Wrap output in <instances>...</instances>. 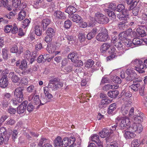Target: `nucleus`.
Listing matches in <instances>:
<instances>
[{"label":"nucleus","instance_id":"1","mask_svg":"<svg viewBox=\"0 0 147 147\" xmlns=\"http://www.w3.org/2000/svg\"><path fill=\"white\" fill-rule=\"evenodd\" d=\"M131 63L135 65V69L139 73L144 72L143 69L147 67V59L144 61V63L140 60L136 59L132 61Z\"/></svg>","mask_w":147,"mask_h":147},{"label":"nucleus","instance_id":"2","mask_svg":"<svg viewBox=\"0 0 147 147\" xmlns=\"http://www.w3.org/2000/svg\"><path fill=\"white\" fill-rule=\"evenodd\" d=\"M96 38L97 40L101 42H105L110 39L107 31L105 29L102 32L98 33Z\"/></svg>","mask_w":147,"mask_h":147},{"label":"nucleus","instance_id":"3","mask_svg":"<svg viewBox=\"0 0 147 147\" xmlns=\"http://www.w3.org/2000/svg\"><path fill=\"white\" fill-rule=\"evenodd\" d=\"M23 88L20 87L17 88L14 91V96L19 102H21L23 101Z\"/></svg>","mask_w":147,"mask_h":147},{"label":"nucleus","instance_id":"4","mask_svg":"<svg viewBox=\"0 0 147 147\" xmlns=\"http://www.w3.org/2000/svg\"><path fill=\"white\" fill-rule=\"evenodd\" d=\"M95 19L96 22L100 24H106L109 21L107 18L100 12H97L96 14Z\"/></svg>","mask_w":147,"mask_h":147},{"label":"nucleus","instance_id":"5","mask_svg":"<svg viewBox=\"0 0 147 147\" xmlns=\"http://www.w3.org/2000/svg\"><path fill=\"white\" fill-rule=\"evenodd\" d=\"M75 140L74 137L72 136L69 138L68 137L64 138L63 140V147H66L68 146H70L68 147L74 146V143Z\"/></svg>","mask_w":147,"mask_h":147},{"label":"nucleus","instance_id":"6","mask_svg":"<svg viewBox=\"0 0 147 147\" xmlns=\"http://www.w3.org/2000/svg\"><path fill=\"white\" fill-rule=\"evenodd\" d=\"M126 73L128 75L126 78L127 81H132L137 78V75L133 68L128 69L126 70Z\"/></svg>","mask_w":147,"mask_h":147},{"label":"nucleus","instance_id":"7","mask_svg":"<svg viewBox=\"0 0 147 147\" xmlns=\"http://www.w3.org/2000/svg\"><path fill=\"white\" fill-rule=\"evenodd\" d=\"M121 119L122 118L121 117V119L119 120V121H121L120 123L119 127L120 129H122L127 127L130 124V121L129 119L128 118L122 119Z\"/></svg>","mask_w":147,"mask_h":147},{"label":"nucleus","instance_id":"8","mask_svg":"<svg viewBox=\"0 0 147 147\" xmlns=\"http://www.w3.org/2000/svg\"><path fill=\"white\" fill-rule=\"evenodd\" d=\"M129 129L133 132L137 131L140 133L142 131L143 127L141 124L134 123L129 127Z\"/></svg>","mask_w":147,"mask_h":147},{"label":"nucleus","instance_id":"9","mask_svg":"<svg viewBox=\"0 0 147 147\" xmlns=\"http://www.w3.org/2000/svg\"><path fill=\"white\" fill-rule=\"evenodd\" d=\"M112 42L113 43L115 47L121 49L122 47L123 44L120 41V39L117 36H114L112 38Z\"/></svg>","mask_w":147,"mask_h":147},{"label":"nucleus","instance_id":"10","mask_svg":"<svg viewBox=\"0 0 147 147\" xmlns=\"http://www.w3.org/2000/svg\"><path fill=\"white\" fill-rule=\"evenodd\" d=\"M110 48V49L109 51V55L107 58L108 61L112 60L118 55L116 53V51H115V49L113 46L111 45V47Z\"/></svg>","mask_w":147,"mask_h":147},{"label":"nucleus","instance_id":"11","mask_svg":"<svg viewBox=\"0 0 147 147\" xmlns=\"http://www.w3.org/2000/svg\"><path fill=\"white\" fill-rule=\"evenodd\" d=\"M90 140L94 142L98 147H103L102 142L100 140L99 136L97 135L94 134L92 135Z\"/></svg>","mask_w":147,"mask_h":147},{"label":"nucleus","instance_id":"12","mask_svg":"<svg viewBox=\"0 0 147 147\" xmlns=\"http://www.w3.org/2000/svg\"><path fill=\"white\" fill-rule=\"evenodd\" d=\"M28 100L30 101L33 102L36 105L40 103V100L39 96L36 95L35 94H32L28 97Z\"/></svg>","mask_w":147,"mask_h":147},{"label":"nucleus","instance_id":"13","mask_svg":"<svg viewBox=\"0 0 147 147\" xmlns=\"http://www.w3.org/2000/svg\"><path fill=\"white\" fill-rule=\"evenodd\" d=\"M27 104V101H24L17 107V111L19 114L23 113L26 110Z\"/></svg>","mask_w":147,"mask_h":147},{"label":"nucleus","instance_id":"14","mask_svg":"<svg viewBox=\"0 0 147 147\" xmlns=\"http://www.w3.org/2000/svg\"><path fill=\"white\" fill-rule=\"evenodd\" d=\"M8 83L7 75L2 76L0 79V86L3 88H5L7 86Z\"/></svg>","mask_w":147,"mask_h":147},{"label":"nucleus","instance_id":"15","mask_svg":"<svg viewBox=\"0 0 147 147\" xmlns=\"http://www.w3.org/2000/svg\"><path fill=\"white\" fill-rule=\"evenodd\" d=\"M122 14L118 15L117 17L120 20H126L128 15V11L126 9H124L122 11Z\"/></svg>","mask_w":147,"mask_h":147},{"label":"nucleus","instance_id":"16","mask_svg":"<svg viewBox=\"0 0 147 147\" xmlns=\"http://www.w3.org/2000/svg\"><path fill=\"white\" fill-rule=\"evenodd\" d=\"M69 18L73 21L77 23H80L82 21L81 17L77 14L70 15Z\"/></svg>","mask_w":147,"mask_h":147},{"label":"nucleus","instance_id":"17","mask_svg":"<svg viewBox=\"0 0 147 147\" xmlns=\"http://www.w3.org/2000/svg\"><path fill=\"white\" fill-rule=\"evenodd\" d=\"M68 58L70 59L72 62H74L78 59V54L76 52H73L69 54L67 56Z\"/></svg>","mask_w":147,"mask_h":147},{"label":"nucleus","instance_id":"18","mask_svg":"<svg viewBox=\"0 0 147 147\" xmlns=\"http://www.w3.org/2000/svg\"><path fill=\"white\" fill-rule=\"evenodd\" d=\"M54 144L55 147H63V140L60 137L58 136L55 139Z\"/></svg>","mask_w":147,"mask_h":147},{"label":"nucleus","instance_id":"19","mask_svg":"<svg viewBox=\"0 0 147 147\" xmlns=\"http://www.w3.org/2000/svg\"><path fill=\"white\" fill-rule=\"evenodd\" d=\"M140 84L138 82L134 81L133 84L129 86V87L134 91L137 92L140 88Z\"/></svg>","mask_w":147,"mask_h":147},{"label":"nucleus","instance_id":"20","mask_svg":"<svg viewBox=\"0 0 147 147\" xmlns=\"http://www.w3.org/2000/svg\"><path fill=\"white\" fill-rule=\"evenodd\" d=\"M119 87L117 84H113L112 83L110 84H108L105 86L103 87V89L105 91H107L111 89H117Z\"/></svg>","mask_w":147,"mask_h":147},{"label":"nucleus","instance_id":"21","mask_svg":"<svg viewBox=\"0 0 147 147\" xmlns=\"http://www.w3.org/2000/svg\"><path fill=\"white\" fill-rule=\"evenodd\" d=\"M111 131L109 132V129L105 128L100 132L99 134L100 136L102 138H105L108 136L110 134L112 133Z\"/></svg>","mask_w":147,"mask_h":147},{"label":"nucleus","instance_id":"22","mask_svg":"<svg viewBox=\"0 0 147 147\" xmlns=\"http://www.w3.org/2000/svg\"><path fill=\"white\" fill-rule=\"evenodd\" d=\"M77 10L76 8L72 6H69L65 10V11L69 15L73 14L76 12Z\"/></svg>","mask_w":147,"mask_h":147},{"label":"nucleus","instance_id":"23","mask_svg":"<svg viewBox=\"0 0 147 147\" xmlns=\"http://www.w3.org/2000/svg\"><path fill=\"white\" fill-rule=\"evenodd\" d=\"M97 29L96 28H94L92 31L89 32L87 35V38L88 40H90L94 37L96 34Z\"/></svg>","mask_w":147,"mask_h":147},{"label":"nucleus","instance_id":"24","mask_svg":"<svg viewBox=\"0 0 147 147\" xmlns=\"http://www.w3.org/2000/svg\"><path fill=\"white\" fill-rule=\"evenodd\" d=\"M51 22V20L48 18H45L43 20L41 21V25L42 26L43 29L45 30L46 28Z\"/></svg>","mask_w":147,"mask_h":147},{"label":"nucleus","instance_id":"25","mask_svg":"<svg viewBox=\"0 0 147 147\" xmlns=\"http://www.w3.org/2000/svg\"><path fill=\"white\" fill-rule=\"evenodd\" d=\"M47 51L50 53H55L57 50L56 46L55 45L50 44L47 45L46 48Z\"/></svg>","mask_w":147,"mask_h":147},{"label":"nucleus","instance_id":"26","mask_svg":"<svg viewBox=\"0 0 147 147\" xmlns=\"http://www.w3.org/2000/svg\"><path fill=\"white\" fill-rule=\"evenodd\" d=\"M54 15L58 19H64L66 17L63 13L59 11H55Z\"/></svg>","mask_w":147,"mask_h":147},{"label":"nucleus","instance_id":"27","mask_svg":"<svg viewBox=\"0 0 147 147\" xmlns=\"http://www.w3.org/2000/svg\"><path fill=\"white\" fill-rule=\"evenodd\" d=\"M111 45L107 43H104L100 47V51L102 53H104L110 47Z\"/></svg>","mask_w":147,"mask_h":147},{"label":"nucleus","instance_id":"28","mask_svg":"<svg viewBox=\"0 0 147 147\" xmlns=\"http://www.w3.org/2000/svg\"><path fill=\"white\" fill-rule=\"evenodd\" d=\"M110 101L107 99H102L100 102L99 107L100 108L105 107L110 103Z\"/></svg>","mask_w":147,"mask_h":147},{"label":"nucleus","instance_id":"29","mask_svg":"<svg viewBox=\"0 0 147 147\" xmlns=\"http://www.w3.org/2000/svg\"><path fill=\"white\" fill-rule=\"evenodd\" d=\"M33 29L35 32V34L38 36H40L42 34V30H40V26L35 25L33 27Z\"/></svg>","mask_w":147,"mask_h":147},{"label":"nucleus","instance_id":"30","mask_svg":"<svg viewBox=\"0 0 147 147\" xmlns=\"http://www.w3.org/2000/svg\"><path fill=\"white\" fill-rule=\"evenodd\" d=\"M122 22H119L118 24V27L121 30H124L127 28V23L126 22V20H123Z\"/></svg>","mask_w":147,"mask_h":147},{"label":"nucleus","instance_id":"31","mask_svg":"<svg viewBox=\"0 0 147 147\" xmlns=\"http://www.w3.org/2000/svg\"><path fill=\"white\" fill-rule=\"evenodd\" d=\"M124 135L126 139H130L134 138L136 135L132 132L127 131L125 133Z\"/></svg>","mask_w":147,"mask_h":147},{"label":"nucleus","instance_id":"32","mask_svg":"<svg viewBox=\"0 0 147 147\" xmlns=\"http://www.w3.org/2000/svg\"><path fill=\"white\" fill-rule=\"evenodd\" d=\"M48 86L49 88H51L52 90H56L59 88H61L62 86H60L59 85L55 84L53 83L49 82L48 85Z\"/></svg>","mask_w":147,"mask_h":147},{"label":"nucleus","instance_id":"33","mask_svg":"<svg viewBox=\"0 0 147 147\" xmlns=\"http://www.w3.org/2000/svg\"><path fill=\"white\" fill-rule=\"evenodd\" d=\"M116 108V104L115 103H113L110 105L108 110V113L109 114L112 113Z\"/></svg>","mask_w":147,"mask_h":147},{"label":"nucleus","instance_id":"34","mask_svg":"<svg viewBox=\"0 0 147 147\" xmlns=\"http://www.w3.org/2000/svg\"><path fill=\"white\" fill-rule=\"evenodd\" d=\"M118 94V91L117 90L110 91L108 93V96L112 98H115Z\"/></svg>","mask_w":147,"mask_h":147},{"label":"nucleus","instance_id":"35","mask_svg":"<svg viewBox=\"0 0 147 147\" xmlns=\"http://www.w3.org/2000/svg\"><path fill=\"white\" fill-rule=\"evenodd\" d=\"M129 109L128 107L123 105L121 107V112L123 115H125L128 114Z\"/></svg>","mask_w":147,"mask_h":147},{"label":"nucleus","instance_id":"36","mask_svg":"<svg viewBox=\"0 0 147 147\" xmlns=\"http://www.w3.org/2000/svg\"><path fill=\"white\" fill-rule=\"evenodd\" d=\"M26 12L24 10H22L19 13L18 19V20L21 21L23 20L25 17Z\"/></svg>","mask_w":147,"mask_h":147},{"label":"nucleus","instance_id":"37","mask_svg":"<svg viewBox=\"0 0 147 147\" xmlns=\"http://www.w3.org/2000/svg\"><path fill=\"white\" fill-rule=\"evenodd\" d=\"M46 33V35H48L53 36L55 34V31L53 28H49L47 29Z\"/></svg>","mask_w":147,"mask_h":147},{"label":"nucleus","instance_id":"38","mask_svg":"<svg viewBox=\"0 0 147 147\" xmlns=\"http://www.w3.org/2000/svg\"><path fill=\"white\" fill-rule=\"evenodd\" d=\"M122 43H123L127 47H130L132 46V42L130 40L127 38L122 40ZM123 44V43H122Z\"/></svg>","mask_w":147,"mask_h":147},{"label":"nucleus","instance_id":"39","mask_svg":"<svg viewBox=\"0 0 147 147\" xmlns=\"http://www.w3.org/2000/svg\"><path fill=\"white\" fill-rule=\"evenodd\" d=\"M49 82L50 83L55 84L59 85L60 86H63V84L61 82L58 81V79L57 78H52L50 80Z\"/></svg>","mask_w":147,"mask_h":147},{"label":"nucleus","instance_id":"40","mask_svg":"<svg viewBox=\"0 0 147 147\" xmlns=\"http://www.w3.org/2000/svg\"><path fill=\"white\" fill-rule=\"evenodd\" d=\"M137 34L142 37L145 36L146 33L145 31L143 29L140 28H138L137 30Z\"/></svg>","mask_w":147,"mask_h":147},{"label":"nucleus","instance_id":"41","mask_svg":"<svg viewBox=\"0 0 147 147\" xmlns=\"http://www.w3.org/2000/svg\"><path fill=\"white\" fill-rule=\"evenodd\" d=\"M121 119V117H118L116 118L115 121L116 124L112 126V129H110V131H111L112 132V133H113V131H115L116 129V128L117 126V124L118 123L119 121V120H120Z\"/></svg>","mask_w":147,"mask_h":147},{"label":"nucleus","instance_id":"42","mask_svg":"<svg viewBox=\"0 0 147 147\" xmlns=\"http://www.w3.org/2000/svg\"><path fill=\"white\" fill-rule=\"evenodd\" d=\"M21 0H13L12 2V6L16 8L18 7L21 5Z\"/></svg>","mask_w":147,"mask_h":147},{"label":"nucleus","instance_id":"43","mask_svg":"<svg viewBox=\"0 0 147 147\" xmlns=\"http://www.w3.org/2000/svg\"><path fill=\"white\" fill-rule=\"evenodd\" d=\"M49 142V140L45 138H42L39 141L38 144V145L40 146H42L43 144H46L48 143Z\"/></svg>","mask_w":147,"mask_h":147},{"label":"nucleus","instance_id":"44","mask_svg":"<svg viewBox=\"0 0 147 147\" xmlns=\"http://www.w3.org/2000/svg\"><path fill=\"white\" fill-rule=\"evenodd\" d=\"M94 64V61L92 59H89L86 62L85 67L89 68L92 67Z\"/></svg>","mask_w":147,"mask_h":147},{"label":"nucleus","instance_id":"45","mask_svg":"<svg viewBox=\"0 0 147 147\" xmlns=\"http://www.w3.org/2000/svg\"><path fill=\"white\" fill-rule=\"evenodd\" d=\"M132 45L134 44L135 45H138L141 44L142 43V41L140 38H134L132 41Z\"/></svg>","mask_w":147,"mask_h":147},{"label":"nucleus","instance_id":"46","mask_svg":"<svg viewBox=\"0 0 147 147\" xmlns=\"http://www.w3.org/2000/svg\"><path fill=\"white\" fill-rule=\"evenodd\" d=\"M27 67V63L26 61L23 60L21 61L20 65H19V68L21 69H25Z\"/></svg>","mask_w":147,"mask_h":147},{"label":"nucleus","instance_id":"47","mask_svg":"<svg viewBox=\"0 0 147 147\" xmlns=\"http://www.w3.org/2000/svg\"><path fill=\"white\" fill-rule=\"evenodd\" d=\"M143 116L144 115L143 113H141L139 115H137L134 118V120L138 122H140L142 120Z\"/></svg>","mask_w":147,"mask_h":147},{"label":"nucleus","instance_id":"48","mask_svg":"<svg viewBox=\"0 0 147 147\" xmlns=\"http://www.w3.org/2000/svg\"><path fill=\"white\" fill-rule=\"evenodd\" d=\"M119 36L120 39L123 40L124 39L127 38V35L125 32H123L120 33L119 34Z\"/></svg>","mask_w":147,"mask_h":147},{"label":"nucleus","instance_id":"49","mask_svg":"<svg viewBox=\"0 0 147 147\" xmlns=\"http://www.w3.org/2000/svg\"><path fill=\"white\" fill-rule=\"evenodd\" d=\"M30 23V21L28 19H26L22 22V27L25 28L28 26Z\"/></svg>","mask_w":147,"mask_h":147},{"label":"nucleus","instance_id":"50","mask_svg":"<svg viewBox=\"0 0 147 147\" xmlns=\"http://www.w3.org/2000/svg\"><path fill=\"white\" fill-rule=\"evenodd\" d=\"M13 75L11 78V80L12 82L14 83H17L18 81L19 80H20V79L16 75H14L13 74V73L11 72L10 73L9 75Z\"/></svg>","mask_w":147,"mask_h":147},{"label":"nucleus","instance_id":"51","mask_svg":"<svg viewBox=\"0 0 147 147\" xmlns=\"http://www.w3.org/2000/svg\"><path fill=\"white\" fill-rule=\"evenodd\" d=\"M47 58L45 57V55H40L38 57L37 59L38 62V63L44 62L47 60Z\"/></svg>","mask_w":147,"mask_h":147},{"label":"nucleus","instance_id":"52","mask_svg":"<svg viewBox=\"0 0 147 147\" xmlns=\"http://www.w3.org/2000/svg\"><path fill=\"white\" fill-rule=\"evenodd\" d=\"M117 10V6L115 3H111L109 5L107 10Z\"/></svg>","mask_w":147,"mask_h":147},{"label":"nucleus","instance_id":"53","mask_svg":"<svg viewBox=\"0 0 147 147\" xmlns=\"http://www.w3.org/2000/svg\"><path fill=\"white\" fill-rule=\"evenodd\" d=\"M139 141L138 139H135L133 140L131 144V147H137L139 146L140 144Z\"/></svg>","mask_w":147,"mask_h":147},{"label":"nucleus","instance_id":"54","mask_svg":"<svg viewBox=\"0 0 147 147\" xmlns=\"http://www.w3.org/2000/svg\"><path fill=\"white\" fill-rule=\"evenodd\" d=\"M72 22L69 20L65 21L64 23V27L66 28H69L72 25Z\"/></svg>","mask_w":147,"mask_h":147},{"label":"nucleus","instance_id":"55","mask_svg":"<svg viewBox=\"0 0 147 147\" xmlns=\"http://www.w3.org/2000/svg\"><path fill=\"white\" fill-rule=\"evenodd\" d=\"M15 121L14 119H9L6 122L5 124L7 125H12L15 124Z\"/></svg>","mask_w":147,"mask_h":147},{"label":"nucleus","instance_id":"56","mask_svg":"<svg viewBox=\"0 0 147 147\" xmlns=\"http://www.w3.org/2000/svg\"><path fill=\"white\" fill-rule=\"evenodd\" d=\"M31 56L30 52L28 50H26L25 53L24 57L29 60Z\"/></svg>","mask_w":147,"mask_h":147},{"label":"nucleus","instance_id":"57","mask_svg":"<svg viewBox=\"0 0 147 147\" xmlns=\"http://www.w3.org/2000/svg\"><path fill=\"white\" fill-rule=\"evenodd\" d=\"M78 37L81 42L84 41L86 39L85 34H84L82 32L79 33L78 35Z\"/></svg>","mask_w":147,"mask_h":147},{"label":"nucleus","instance_id":"58","mask_svg":"<svg viewBox=\"0 0 147 147\" xmlns=\"http://www.w3.org/2000/svg\"><path fill=\"white\" fill-rule=\"evenodd\" d=\"M74 65L75 66L80 67L83 65V63L82 61L80 60H78L77 59L75 62H74Z\"/></svg>","mask_w":147,"mask_h":147},{"label":"nucleus","instance_id":"59","mask_svg":"<svg viewBox=\"0 0 147 147\" xmlns=\"http://www.w3.org/2000/svg\"><path fill=\"white\" fill-rule=\"evenodd\" d=\"M18 134V132L17 130H13L11 134L12 138L13 140H14L17 138Z\"/></svg>","mask_w":147,"mask_h":147},{"label":"nucleus","instance_id":"60","mask_svg":"<svg viewBox=\"0 0 147 147\" xmlns=\"http://www.w3.org/2000/svg\"><path fill=\"white\" fill-rule=\"evenodd\" d=\"M27 92L29 93H31L34 91H36L35 87L33 85H31L28 87L27 88Z\"/></svg>","mask_w":147,"mask_h":147},{"label":"nucleus","instance_id":"61","mask_svg":"<svg viewBox=\"0 0 147 147\" xmlns=\"http://www.w3.org/2000/svg\"><path fill=\"white\" fill-rule=\"evenodd\" d=\"M125 8L124 5L122 4L118 5L117 7V11L120 12L121 11Z\"/></svg>","mask_w":147,"mask_h":147},{"label":"nucleus","instance_id":"62","mask_svg":"<svg viewBox=\"0 0 147 147\" xmlns=\"http://www.w3.org/2000/svg\"><path fill=\"white\" fill-rule=\"evenodd\" d=\"M113 79L114 80L113 81L115 83V84H117H117H120L121 82L122 81L121 80L119 77L118 76H117L114 77ZM117 85L118 86V84Z\"/></svg>","mask_w":147,"mask_h":147},{"label":"nucleus","instance_id":"63","mask_svg":"<svg viewBox=\"0 0 147 147\" xmlns=\"http://www.w3.org/2000/svg\"><path fill=\"white\" fill-rule=\"evenodd\" d=\"M2 55L4 59H6L7 58V51L5 49H3L2 50Z\"/></svg>","mask_w":147,"mask_h":147},{"label":"nucleus","instance_id":"64","mask_svg":"<svg viewBox=\"0 0 147 147\" xmlns=\"http://www.w3.org/2000/svg\"><path fill=\"white\" fill-rule=\"evenodd\" d=\"M18 47L16 45H13L12 48H11L10 51L12 53H17L18 51Z\"/></svg>","mask_w":147,"mask_h":147}]
</instances>
